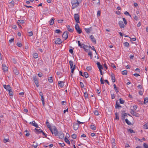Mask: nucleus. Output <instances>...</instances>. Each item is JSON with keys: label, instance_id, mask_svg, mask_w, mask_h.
Segmentation results:
<instances>
[{"label": "nucleus", "instance_id": "nucleus-1", "mask_svg": "<svg viewBox=\"0 0 148 148\" xmlns=\"http://www.w3.org/2000/svg\"><path fill=\"white\" fill-rule=\"evenodd\" d=\"M71 9H73L79 6V3L77 0H72L71 2Z\"/></svg>", "mask_w": 148, "mask_h": 148}, {"label": "nucleus", "instance_id": "nucleus-2", "mask_svg": "<svg viewBox=\"0 0 148 148\" xmlns=\"http://www.w3.org/2000/svg\"><path fill=\"white\" fill-rule=\"evenodd\" d=\"M49 130L52 134H54L56 136L58 135V131L55 126H52V127Z\"/></svg>", "mask_w": 148, "mask_h": 148}, {"label": "nucleus", "instance_id": "nucleus-3", "mask_svg": "<svg viewBox=\"0 0 148 148\" xmlns=\"http://www.w3.org/2000/svg\"><path fill=\"white\" fill-rule=\"evenodd\" d=\"M75 28L77 32L79 34H80L82 32V30L79 27V25L78 23H76L75 25Z\"/></svg>", "mask_w": 148, "mask_h": 148}, {"label": "nucleus", "instance_id": "nucleus-4", "mask_svg": "<svg viewBox=\"0 0 148 148\" xmlns=\"http://www.w3.org/2000/svg\"><path fill=\"white\" fill-rule=\"evenodd\" d=\"M74 18L76 23H79V16L78 14H74Z\"/></svg>", "mask_w": 148, "mask_h": 148}, {"label": "nucleus", "instance_id": "nucleus-5", "mask_svg": "<svg viewBox=\"0 0 148 148\" xmlns=\"http://www.w3.org/2000/svg\"><path fill=\"white\" fill-rule=\"evenodd\" d=\"M130 112L133 116L137 117H138L139 116V114L138 113L135 112L133 109H131Z\"/></svg>", "mask_w": 148, "mask_h": 148}, {"label": "nucleus", "instance_id": "nucleus-6", "mask_svg": "<svg viewBox=\"0 0 148 148\" xmlns=\"http://www.w3.org/2000/svg\"><path fill=\"white\" fill-rule=\"evenodd\" d=\"M38 134L39 133H41L44 136H45L46 137H47V135L45 134L43 131L40 129V128L38 127Z\"/></svg>", "mask_w": 148, "mask_h": 148}, {"label": "nucleus", "instance_id": "nucleus-7", "mask_svg": "<svg viewBox=\"0 0 148 148\" xmlns=\"http://www.w3.org/2000/svg\"><path fill=\"white\" fill-rule=\"evenodd\" d=\"M68 32L66 31L64 32L62 34V37L65 40H66L68 37Z\"/></svg>", "mask_w": 148, "mask_h": 148}, {"label": "nucleus", "instance_id": "nucleus-8", "mask_svg": "<svg viewBox=\"0 0 148 148\" xmlns=\"http://www.w3.org/2000/svg\"><path fill=\"white\" fill-rule=\"evenodd\" d=\"M29 124L36 127V128L35 129V130L37 131V129H36V128L37 127V124L34 121H33L32 122H30L29 123Z\"/></svg>", "mask_w": 148, "mask_h": 148}, {"label": "nucleus", "instance_id": "nucleus-9", "mask_svg": "<svg viewBox=\"0 0 148 148\" xmlns=\"http://www.w3.org/2000/svg\"><path fill=\"white\" fill-rule=\"evenodd\" d=\"M55 42L56 44H59L62 43V41L60 38H56L55 39Z\"/></svg>", "mask_w": 148, "mask_h": 148}, {"label": "nucleus", "instance_id": "nucleus-10", "mask_svg": "<svg viewBox=\"0 0 148 148\" xmlns=\"http://www.w3.org/2000/svg\"><path fill=\"white\" fill-rule=\"evenodd\" d=\"M119 25L121 28H124L125 25L123 22L122 21H119Z\"/></svg>", "mask_w": 148, "mask_h": 148}, {"label": "nucleus", "instance_id": "nucleus-11", "mask_svg": "<svg viewBox=\"0 0 148 148\" xmlns=\"http://www.w3.org/2000/svg\"><path fill=\"white\" fill-rule=\"evenodd\" d=\"M3 87L5 89L8 91L12 89L11 88L9 85H3Z\"/></svg>", "mask_w": 148, "mask_h": 148}, {"label": "nucleus", "instance_id": "nucleus-12", "mask_svg": "<svg viewBox=\"0 0 148 148\" xmlns=\"http://www.w3.org/2000/svg\"><path fill=\"white\" fill-rule=\"evenodd\" d=\"M2 69L4 71H7L8 70V68L5 64H3Z\"/></svg>", "mask_w": 148, "mask_h": 148}, {"label": "nucleus", "instance_id": "nucleus-13", "mask_svg": "<svg viewBox=\"0 0 148 148\" xmlns=\"http://www.w3.org/2000/svg\"><path fill=\"white\" fill-rule=\"evenodd\" d=\"M66 27L68 30L70 32H72L73 31L74 29L72 27H71L70 26L68 25L66 26Z\"/></svg>", "mask_w": 148, "mask_h": 148}, {"label": "nucleus", "instance_id": "nucleus-14", "mask_svg": "<svg viewBox=\"0 0 148 148\" xmlns=\"http://www.w3.org/2000/svg\"><path fill=\"white\" fill-rule=\"evenodd\" d=\"M90 39L91 40L92 42H93L95 44L96 43V42L95 40V39L93 36L91 35L90 36Z\"/></svg>", "mask_w": 148, "mask_h": 148}, {"label": "nucleus", "instance_id": "nucleus-15", "mask_svg": "<svg viewBox=\"0 0 148 148\" xmlns=\"http://www.w3.org/2000/svg\"><path fill=\"white\" fill-rule=\"evenodd\" d=\"M58 137H59L61 139H63L64 137V135L63 133L61 132H60L58 134Z\"/></svg>", "mask_w": 148, "mask_h": 148}, {"label": "nucleus", "instance_id": "nucleus-16", "mask_svg": "<svg viewBox=\"0 0 148 148\" xmlns=\"http://www.w3.org/2000/svg\"><path fill=\"white\" fill-rule=\"evenodd\" d=\"M14 5V2L13 0L12 1L10 2L9 3L8 6L10 8L13 7Z\"/></svg>", "mask_w": 148, "mask_h": 148}, {"label": "nucleus", "instance_id": "nucleus-17", "mask_svg": "<svg viewBox=\"0 0 148 148\" xmlns=\"http://www.w3.org/2000/svg\"><path fill=\"white\" fill-rule=\"evenodd\" d=\"M33 81L36 86H37V77L36 75H34L33 77Z\"/></svg>", "mask_w": 148, "mask_h": 148}, {"label": "nucleus", "instance_id": "nucleus-18", "mask_svg": "<svg viewBox=\"0 0 148 148\" xmlns=\"http://www.w3.org/2000/svg\"><path fill=\"white\" fill-rule=\"evenodd\" d=\"M79 126L78 124L75 123L73 124V129L75 130H77Z\"/></svg>", "mask_w": 148, "mask_h": 148}, {"label": "nucleus", "instance_id": "nucleus-19", "mask_svg": "<svg viewBox=\"0 0 148 148\" xmlns=\"http://www.w3.org/2000/svg\"><path fill=\"white\" fill-rule=\"evenodd\" d=\"M111 76L112 81L113 83H114L115 82V75L113 74L112 73Z\"/></svg>", "mask_w": 148, "mask_h": 148}, {"label": "nucleus", "instance_id": "nucleus-20", "mask_svg": "<svg viewBox=\"0 0 148 148\" xmlns=\"http://www.w3.org/2000/svg\"><path fill=\"white\" fill-rule=\"evenodd\" d=\"M92 27H90L89 28H85V32L87 34L90 33L92 30Z\"/></svg>", "mask_w": 148, "mask_h": 148}, {"label": "nucleus", "instance_id": "nucleus-21", "mask_svg": "<svg viewBox=\"0 0 148 148\" xmlns=\"http://www.w3.org/2000/svg\"><path fill=\"white\" fill-rule=\"evenodd\" d=\"M97 65L99 70H101L103 69V68L102 66L100 64V63L99 62H97Z\"/></svg>", "mask_w": 148, "mask_h": 148}, {"label": "nucleus", "instance_id": "nucleus-22", "mask_svg": "<svg viewBox=\"0 0 148 148\" xmlns=\"http://www.w3.org/2000/svg\"><path fill=\"white\" fill-rule=\"evenodd\" d=\"M54 18L52 17V18L49 21V24L51 25H53L54 23Z\"/></svg>", "mask_w": 148, "mask_h": 148}, {"label": "nucleus", "instance_id": "nucleus-23", "mask_svg": "<svg viewBox=\"0 0 148 148\" xmlns=\"http://www.w3.org/2000/svg\"><path fill=\"white\" fill-rule=\"evenodd\" d=\"M113 86L114 87V89L115 90L116 93L117 94L119 92V88L116 86V84H115L113 85Z\"/></svg>", "mask_w": 148, "mask_h": 148}, {"label": "nucleus", "instance_id": "nucleus-24", "mask_svg": "<svg viewBox=\"0 0 148 148\" xmlns=\"http://www.w3.org/2000/svg\"><path fill=\"white\" fill-rule=\"evenodd\" d=\"M64 82L63 81H60L58 82L59 86L61 87L62 88L64 86Z\"/></svg>", "mask_w": 148, "mask_h": 148}, {"label": "nucleus", "instance_id": "nucleus-25", "mask_svg": "<svg viewBox=\"0 0 148 148\" xmlns=\"http://www.w3.org/2000/svg\"><path fill=\"white\" fill-rule=\"evenodd\" d=\"M69 63L71 66V68H73V67H75V66H73V62L72 61H69Z\"/></svg>", "mask_w": 148, "mask_h": 148}, {"label": "nucleus", "instance_id": "nucleus-26", "mask_svg": "<svg viewBox=\"0 0 148 148\" xmlns=\"http://www.w3.org/2000/svg\"><path fill=\"white\" fill-rule=\"evenodd\" d=\"M115 107L116 108H117L119 107H121V106H120V105L119 104V102L117 101H116V102Z\"/></svg>", "mask_w": 148, "mask_h": 148}, {"label": "nucleus", "instance_id": "nucleus-27", "mask_svg": "<svg viewBox=\"0 0 148 148\" xmlns=\"http://www.w3.org/2000/svg\"><path fill=\"white\" fill-rule=\"evenodd\" d=\"M90 129L93 130H96L95 126L93 125H91L90 126Z\"/></svg>", "mask_w": 148, "mask_h": 148}, {"label": "nucleus", "instance_id": "nucleus-28", "mask_svg": "<svg viewBox=\"0 0 148 148\" xmlns=\"http://www.w3.org/2000/svg\"><path fill=\"white\" fill-rule=\"evenodd\" d=\"M41 99L42 101V104L43 105V106H45V101H44V99L43 97V96H41Z\"/></svg>", "mask_w": 148, "mask_h": 148}, {"label": "nucleus", "instance_id": "nucleus-29", "mask_svg": "<svg viewBox=\"0 0 148 148\" xmlns=\"http://www.w3.org/2000/svg\"><path fill=\"white\" fill-rule=\"evenodd\" d=\"M143 128L145 129H148V123H146L143 125Z\"/></svg>", "mask_w": 148, "mask_h": 148}, {"label": "nucleus", "instance_id": "nucleus-30", "mask_svg": "<svg viewBox=\"0 0 148 148\" xmlns=\"http://www.w3.org/2000/svg\"><path fill=\"white\" fill-rule=\"evenodd\" d=\"M64 140L65 142L68 144H70V142L69 140L66 137L64 138Z\"/></svg>", "mask_w": 148, "mask_h": 148}, {"label": "nucleus", "instance_id": "nucleus-31", "mask_svg": "<svg viewBox=\"0 0 148 148\" xmlns=\"http://www.w3.org/2000/svg\"><path fill=\"white\" fill-rule=\"evenodd\" d=\"M83 77H84L86 78H88V73L87 72H84Z\"/></svg>", "mask_w": 148, "mask_h": 148}, {"label": "nucleus", "instance_id": "nucleus-32", "mask_svg": "<svg viewBox=\"0 0 148 148\" xmlns=\"http://www.w3.org/2000/svg\"><path fill=\"white\" fill-rule=\"evenodd\" d=\"M46 124L47 127L49 129L52 127V126L50 125V123L47 121L46 122Z\"/></svg>", "mask_w": 148, "mask_h": 148}, {"label": "nucleus", "instance_id": "nucleus-33", "mask_svg": "<svg viewBox=\"0 0 148 148\" xmlns=\"http://www.w3.org/2000/svg\"><path fill=\"white\" fill-rule=\"evenodd\" d=\"M84 96L85 98V99H86L88 98V95L86 91L84 93Z\"/></svg>", "mask_w": 148, "mask_h": 148}, {"label": "nucleus", "instance_id": "nucleus-34", "mask_svg": "<svg viewBox=\"0 0 148 148\" xmlns=\"http://www.w3.org/2000/svg\"><path fill=\"white\" fill-rule=\"evenodd\" d=\"M48 81L50 83H52L53 82V80L52 79V77H51L48 78Z\"/></svg>", "mask_w": 148, "mask_h": 148}, {"label": "nucleus", "instance_id": "nucleus-35", "mask_svg": "<svg viewBox=\"0 0 148 148\" xmlns=\"http://www.w3.org/2000/svg\"><path fill=\"white\" fill-rule=\"evenodd\" d=\"M93 113L95 115L98 116L99 114L98 111L97 110L94 111Z\"/></svg>", "mask_w": 148, "mask_h": 148}, {"label": "nucleus", "instance_id": "nucleus-36", "mask_svg": "<svg viewBox=\"0 0 148 148\" xmlns=\"http://www.w3.org/2000/svg\"><path fill=\"white\" fill-rule=\"evenodd\" d=\"M122 74L123 75H126L127 74V71L126 70L123 71L122 72Z\"/></svg>", "mask_w": 148, "mask_h": 148}, {"label": "nucleus", "instance_id": "nucleus-37", "mask_svg": "<svg viewBox=\"0 0 148 148\" xmlns=\"http://www.w3.org/2000/svg\"><path fill=\"white\" fill-rule=\"evenodd\" d=\"M55 32L57 34H59L62 32L61 31L60 29H58L56 30Z\"/></svg>", "mask_w": 148, "mask_h": 148}, {"label": "nucleus", "instance_id": "nucleus-38", "mask_svg": "<svg viewBox=\"0 0 148 148\" xmlns=\"http://www.w3.org/2000/svg\"><path fill=\"white\" fill-rule=\"evenodd\" d=\"M125 46L127 47H128L129 46V44L128 42H125L124 43Z\"/></svg>", "mask_w": 148, "mask_h": 148}, {"label": "nucleus", "instance_id": "nucleus-39", "mask_svg": "<svg viewBox=\"0 0 148 148\" xmlns=\"http://www.w3.org/2000/svg\"><path fill=\"white\" fill-rule=\"evenodd\" d=\"M9 92V94L10 96H12L13 95V92L12 91V89L8 91Z\"/></svg>", "mask_w": 148, "mask_h": 148}, {"label": "nucleus", "instance_id": "nucleus-40", "mask_svg": "<svg viewBox=\"0 0 148 148\" xmlns=\"http://www.w3.org/2000/svg\"><path fill=\"white\" fill-rule=\"evenodd\" d=\"M125 121L126 123L128 125H130L131 124V123L127 119H125Z\"/></svg>", "mask_w": 148, "mask_h": 148}, {"label": "nucleus", "instance_id": "nucleus-41", "mask_svg": "<svg viewBox=\"0 0 148 148\" xmlns=\"http://www.w3.org/2000/svg\"><path fill=\"white\" fill-rule=\"evenodd\" d=\"M148 102V98L146 97L145 98L144 100V103H146Z\"/></svg>", "mask_w": 148, "mask_h": 148}, {"label": "nucleus", "instance_id": "nucleus-42", "mask_svg": "<svg viewBox=\"0 0 148 148\" xmlns=\"http://www.w3.org/2000/svg\"><path fill=\"white\" fill-rule=\"evenodd\" d=\"M72 137L73 138V139H76L77 138V135L75 134H73L72 135Z\"/></svg>", "mask_w": 148, "mask_h": 148}, {"label": "nucleus", "instance_id": "nucleus-43", "mask_svg": "<svg viewBox=\"0 0 148 148\" xmlns=\"http://www.w3.org/2000/svg\"><path fill=\"white\" fill-rule=\"evenodd\" d=\"M78 45L79 46L82 48V47L83 44H81L80 42L79 41H78Z\"/></svg>", "mask_w": 148, "mask_h": 148}, {"label": "nucleus", "instance_id": "nucleus-44", "mask_svg": "<svg viewBox=\"0 0 148 148\" xmlns=\"http://www.w3.org/2000/svg\"><path fill=\"white\" fill-rule=\"evenodd\" d=\"M143 146L145 148H148V145L146 143H144Z\"/></svg>", "mask_w": 148, "mask_h": 148}, {"label": "nucleus", "instance_id": "nucleus-45", "mask_svg": "<svg viewBox=\"0 0 148 148\" xmlns=\"http://www.w3.org/2000/svg\"><path fill=\"white\" fill-rule=\"evenodd\" d=\"M124 14L125 15H127V16H131V15H130V14L127 11H125L124 13Z\"/></svg>", "mask_w": 148, "mask_h": 148}, {"label": "nucleus", "instance_id": "nucleus-46", "mask_svg": "<svg viewBox=\"0 0 148 148\" xmlns=\"http://www.w3.org/2000/svg\"><path fill=\"white\" fill-rule=\"evenodd\" d=\"M120 103L121 104H123L124 103V101L121 98L119 99Z\"/></svg>", "mask_w": 148, "mask_h": 148}, {"label": "nucleus", "instance_id": "nucleus-47", "mask_svg": "<svg viewBox=\"0 0 148 148\" xmlns=\"http://www.w3.org/2000/svg\"><path fill=\"white\" fill-rule=\"evenodd\" d=\"M28 36H31L33 35V33L32 32H28Z\"/></svg>", "mask_w": 148, "mask_h": 148}, {"label": "nucleus", "instance_id": "nucleus-48", "mask_svg": "<svg viewBox=\"0 0 148 148\" xmlns=\"http://www.w3.org/2000/svg\"><path fill=\"white\" fill-rule=\"evenodd\" d=\"M123 19L124 24L125 25H126L127 24V22L125 19L124 18H123Z\"/></svg>", "mask_w": 148, "mask_h": 148}, {"label": "nucleus", "instance_id": "nucleus-49", "mask_svg": "<svg viewBox=\"0 0 148 148\" xmlns=\"http://www.w3.org/2000/svg\"><path fill=\"white\" fill-rule=\"evenodd\" d=\"M134 18L135 20L136 21H137L138 20V16L135 15H134Z\"/></svg>", "mask_w": 148, "mask_h": 148}, {"label": "nucleus", "instance_id": "nucleus-50", "mask_svg": "<svg viewBox=\"0 0 148 148\" xmlns=\"http://www.w3.org/2000/svg\"><path fill=\"white\" fill-rule=\"evenodd\" d=\"M86 69L88 71H90L92 69V67L90 66H87L86 67Z\"/></svg>", "mask_w": 148, "mask_h": 148}, {"label": "nucleus", "instance_id": "nucleus-51", "mask_svg": "<svg viewBox=\"0 0 148 148\" xmlns=\"http://www.w3.org/2000/svg\"><path fill=\"white\" fill-rule=\"evenodd\" d=\"M33 57L34 58H37V53H34L33 54Z\"/></svg>", "mask_w": 148, "mask_h": 148}, {"label": "nucleus", "instance_id": "nucleus-52", "mask_svg": "<svg viewBox=\"0 0 148 148\" xmlns=\"http://www.w3.org/2000/svg\"><path fill=\"white\" fill-rule=\"evenodd\" d=\"M128 132H129L130 133H134V131L131 129H129L128 130Z\"/></svg>", "mask_w": 148, "mask_h": 148}, {"label": "nucleus", "instance_id": "nucleus-53", "mask_svg": "<svg viewBox=\"0 0 148 148\" xmlns=\"http://www.w3.org/2000/svg\"><path fill=\"white\" fill-rule=\"evenodd\" d=\"M38 75L39 77H41L42 75V73L39 72L38 74Z\"/></svg>", "mask_w": 148, "mask_h": 148}, {"label": "nucleus", "instance_id": "nucleus-54", "mask_svg": "<svg viewBox=\"0 0 148 148\" xmlns=\"http://www.w3.org/2000/svg\"><path fill=\"white\" fill-rule=\"evenodd\" d=\"M100 82L102 84H104V82H103V79L101 77L100 79Z\"/></svg>", "mask_w": 148, "mask_h": 148}, {"label": "nucleus", "instance_id": "nucleus-55", "mask_svg": "<svg viewBox=\"0 0 148 148\" xmlns=\"http://www.w3.org/2000/svg\"><path fill=\"white\" fill-rule=\"evenodd\" d=\"M137 88L138 89H141L142 88V86L141 85H138L137 86Z\"/></svg>", "mask_w": 148, "mask_h": 148}, {"label": "nucleus", "instance_id": "nucleus-56", "mask_svg": "<svg viewBox=\"0 0 148 148\" xmlns=\"http://www.w3.org/2000/svg\"><path fill=\"white\" fill-rule=\"evenodd\" d=\"M111 142L112 143H115V139L113 138H112L111 139Z\"/></svg>", "mask_w": 148, "mask_h": 148}, {"label": "nucleus", "instance_id": "nucleus-57", "mask_svg": "<svg viewBox=\"0 0 148 148\" xmlns=\"http://www.w3.org/2000/svg\"><path fill=\"white\" fill-rule=\"evenodd\" d=\"M32 146V148H36V147H37V144H33Z\"/></svg>", "mask_w": 148, "mask_h": 148}, {"label": "nucleus", "instance_id": "nucleus-58", "mask_svg": "<svg viewBox=\"0 0 148 148\" xmlns=\"http://www.w3.org/2000/svg\"><path fill=\"white\" fill-rule=\"evenodd\" d=\"M71 73H73L75 70V67H73V68H71Z\"/></svg>", "mask_w": 148, "mask_h": 148}, {"label": "nucleus", "instance_id": "nucleus-59", "mask_svg": "<svg viewBox=\"0 0 148 148\" xmlns=\"http://www.w3.org/2000/svg\"><path fill=\"white\" fill-rule=\"evenodd\" d=\"M18 21L19 23L22 24L23 23H24V21L22 20H19Z\"/></svg>", "mask_w": 148, "mask_h": 148}, {"label": "nucleus", "instance_id": "nucleus-60", "mask_svg": "<svg viewBox=\"0 0 148 148\" xmlns=\"http://www.w3.org/2000/svg\"><path fill=\"white\" fill-rule=\"evenodd\" d=\"M91 49H92V50H93V51H95V53H96V50H95V47H94V46H92V47H91Z\"/></svg>", "mask_w": 148, "mask_h": 148}, {"label": "nucleus", "instance_id": "nucleus-61", "mask_svg": "<svg viewBox=\"0 0 148 148\" xmlns=\"http://www.w3.org/2000/svg\"><path fill=\"white\" fill-rule=\"evenodd\" d=\"M138 108V106L136 105H134L133 106V110H136Z\"/></svg>", "mask_w": 148, "mask_h": 148}, {"label": "nucleus", "instance_id": "nucleus-62", "mask_svg": "<svg viewBox=\"0 0 148 148\" xmlns=\"http://www.w3.org/2000/svg\"><path fill=\"white\" fill-rule=\"evenodd\" d=\"M80 85L81 87L83 88L84 87V84L82 82H80Z\"/></svg>", "mask_w": 148, "mask_h": 148}, {"label": "nucleus", "instance_id": "nucleus-63", "mask_svg": "<svg viewBox=\"0 0 148 148\" xmlns=\"http://www.w3.org/2000/svg\"><path fill=\"white\" fill-rule=\"evenodd\" d=\"M14 38H12L9 40V42H10L11 43L14 41Z\"/></svg>", "mask_w": 148, "mask_h": 148}, {"label": "nucleus", "instance_id": "nucleus-64", "mask_svg": "<svg viewBox=\"0 0 148 148\" xmlns=\"http://www.w3.org/2000/svg\"><path fill=\"white\" fill-rule=\"evenodd\" d=\"M9 139H4L3 140V141L4 143H6L8 141Z\"/></svg>", "mask_w": 148, "mask_h": 148}]
</instances>
